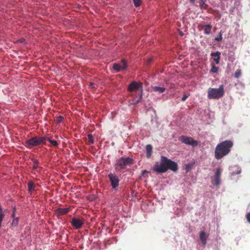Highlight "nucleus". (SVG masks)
<instances>
[{"mask_svg": "<svg viewBox=\"0 0 250 250\" xmlns=\"http://www.w3.org/2000/svg\"><path fill=\"white\" fill-rule=\"evenodd\" d=\"M248 222L250 223V212L248 213L246 215Z\"/></svg>", "mask_w": 250, "mask_h": 250, "instance_id": "32", "label": "nucleus"}, {"mask_svg": "<svg viewBox=\"0 0 250 250\" xmlns=\"http://www.w3.org/2000/svg\"><path fill=\"white\" fill-rule=\"evenodd\" d=\"M47 138L45 137H41L38 138V141L39 145H41L42 144H45V141L46 140Z\"/></svg>", "mask_w": 250, "mask_h": 250, "instance_id": "21", "label": "nucleus"}, {"mask_svg": "<svg viewBox=\"0 0 250 250\" xmlns=\"http://www.w3.org/2000/svg\"><path fill=\"white\" fill-rule=\"evenodd\" d=\"M69 211V208H58L55 210V214L58 216L66 214Z\"/></svg>", "mask_w": 250, "mask_h": 250, "instance_id": "13", "label": "nucleus"}, {"mask_svg": "<svg viewBox=\"0 0 250 250\" xmlns=\"http://www.w3.org/2000/svg\"><path fill=\"white\" fill-rule=\"evenodd\" d=\"M38 162L37 160L34 161V166L33 167V169H35L38 167Z\"/></svg>", "mask_w": 250, "mask_h": 250, "instance_id": "30", "label": "nucleus"}, {"mask_svg": "<svg viewBox=\"0 0 250 250\" xmlns=\"http://www.w3.org/2000/svg\"><path fill=\"white\" fill-rule=\"evenodd\" d=\"M133 0L134 5L136 7L139 6L141 4V0Z\"/></svg>", "mask_w": 250, "mask_h": 250, "instance_id": "28", "label": "nucleus"}, {"mask_svg": "<svg viewBox=\"0 0 250 250\" xmlns=\"http://www.w3.org/2000/svg\"><path fill=\"white\" fill-rule=\"evenodd\" d=\"M181 141L182 143L188 145H190L193 147L196 146L198 145V142L197 141L194 140L191 137L182 136L181 137Z\"/></svg>", "mask_w": 250, "mask_h": 250, "instance_id": "7", "label": "nucleus"}, {"mask_svg": "<svg viewBox=\"0 0 250 250\" xmlns=\"http://www.w3.org/2000/svg\"><path fill=\"white\" fill-rule=\"evenodd\" d=\"M194 163H189L186 165V169L187 171L190 170L194 165Z\"/></svg>", "mask_w": 250, "mask_h": 250, "instance_id": "27", "label": "nucleus"}, {"mask_svg": "<svg viewBox=\"0 0 250 250\" xmlns=\"http://www.w3.org/2000/svg\"><path fill=\"white\" fill-rule=\"evenodd\" d=\"M221 169L220 168H217L215 172V176L216 177H220L221 174Z\"/></svg>", "mask_w": 250, "mask_h": 250, "instance_id": "26", "label": "nucleus"}, {"mask_svg": "<svg viewBox=\"0 0 250 250\" xmlns=\"http://www.w3.org/2000/svg\"><path fill=\"white\" fill-rule=\"evenodd\" d=\"M152 89L154 91L159 93H164L166 91V88L159 86H153Z\"/></svg>", "mask_w": 250, "mask_h": 250, "instance_id": "17", "label": "nucleus"}, {"mask_svg": "<svg viewBox=\"0 0 250 250\" xmlns=\"http://www.w3.org/2000/svg\"><path fill=\"white\" fill-rule=\"evenodd\" d=\"M188 97V95H184L183 97L182 98V101H185L187 99Z\"/></svg>", "mask_w": 250, "mask_h": 250, "instance_id": "33", "label": "nucleus"}, {"mask_svg": "<svg viewBox=\"0 0 250 250\" xmlns=\"http://www.w3.org/2000/svg\"><path fill=\"white\" fill-rule=\"evenodd\" d=\"M203 3H204L206 1V0H200Z\"/></svg>", "mask_w": 250, "mask_h": 250, "instance_id": "37", "label": "nucleus"}, {"mask_svg": "<svg viewBox=\"0 0 250 250\" xmlns=\"http://www.w3.org/2000/svg\"><path fill=\"white\" fill-rule=\"evenodd\" d=\"M19 218L18 217L14 218L12 222V225L14 227L17 226L19 223Z\"/></svg>", "mask_w": 250, "mask_h": 250, "instance_id": "25", "label": "nucleus"}, {"mask_svg": "<svg viewBox=\"0 0 250 250\" xmlns=\"http://www.w3.org/2000/svg\"><path fill=\"white\" fill-rule=\"evenodd\" d=\"M127 67V64L125 60H122L121 63H114L113 65V68L114 70L119 72L122 70H125Z\"/></svg>", "mask_w": 250, "mask_h": 250, "instance_id": "9", "label": "nucleus"}, {"mask_svg": "<svg viewBox=\"0 0 250 250\" xmlns=\"http://www.w3.org/2000/svg\"><path fill=\"white\" fill-rule=\"evenodd\" d=\"M152 169L158 173H164L168 169L175 172L178 169V165L176 162L162 156L160 161L156 162Z\"/></svg>", "mask_w": 250, "mask_h": 250, "instance_id": "1", "label": "nucleus"}, {"mask_svg": "<svg viewBox=\"0 0 250 250\" xmlns=\"http://www.w3.org/2000/svg\"><path fill=\"white\" fill-rule=\"evenodd\" d=\"M63 119H64L63 117H62V116H59L56 117V120H55V122L57 124H59L61 122H62Z\"/></svg>", "mask_w": 250, "mask_h": 250, "instance_id": "24", "label": "nucleus"}, {"mask_svg": "<svg viewBox=\"0 0 250 250\" xmlns=\"http://www.w3.org/2000/svg\"><path fill=\"white\" fill-rule=\"evenodd\" d=\"M210 55L215 63L218 64L220 63L221 53L219 51L212 52Z\"/></svg>", "mask_w": 250, "mask_h": 250, "instance_id": "12", "label": "nucleus"}, {"mask_svg": "<svg viewBox=\"0 0 250 250\" xmlns=\"http://www.w3.org/2000/svg\"><path fill=\"white\" fill-rule=\"evenodd\" d=\"M88 137V144L91 145L94 144V139L93 137L91 134H89L87 135Z\"/></svg>", "mask_w": 250, "mask_h": 250, "instance_id": "22", "label": "nucleus"}, {"mask_svg": "<svg viewBox=\"0 0 250 250\" xmlns=\"http://www.w3.org/2000/svg\"><path fill=\"white\" fill-rule=\"evenodd\" d=\"M199 237L203 244L205 245L207 243V240L208 237L207 234L204 231H201L200 232Z\"/></svg>", "mask_w": 250, "mask_h": 250, "instance_id": "14", "label": "nucleus"}, {"mask_svg": "<svg viewBox=\"0 0 250 250\" xmlns=\"http://www.w3.org/2000/svg\"><path fill=\"white\" fill-rule=\"evenodd\" d=\"M27 188L29 191L30 192H32V191L36 190V185L34 183L33 181H30L28 183Z\"/></svg>", "mask_w": 250, "mask_h": 250, "instance_id": "15", "label": "nucleus"}, {"mask_svg": "<svg viewBox=\"0 0 250 250\" xmlns=\"http://www.w3.org/2000/svg\"><path fill=\"white\" fill-rule=\"evenodd\" d=\"M146 157L147 158H149L152 155V146L151 145H146Z\"/></svg>", "mask_w": 250, "mask_h": 250, "instance_id": "16", "label": "nucleus"}, {"mask_svg": "<svg viewBox=\"0 0 250 250\" xmlns=\"http://www.w3.org/2000/svg\"><path fill=\"white\" fill-rule=\"evenodd\" d=\"M142 83H138L136 82H133L131 83L128 86V90L129 91H133L134 90H135L136 89H138L139 87H141L142 88ZM142 98V90L141 89V94L140 96V98L138 100H137L136 102V103H139L140 102Z\"/></svg>", "mask_w": 250, "mask_h": 250, "instance_id": "6", "label": "nucleus"}, {"mask_svg": "<svg viewBox=\"0 0 250 250\" xmlns=\"http://www.w3.org/2000/svg\"><path fill=\"white\" fill-rule=\"evenodd\" d=\"M4 217V214L1 206H0V228L1 227V223Z\"/></svg>", "mask_w": 250, "mask_h": 250, "instance_id": "19", "label": "nucleus"}, {"mask_svg": "<svg viewBox=\"0 0 250 250\" xmlns=\"http://www.w3.org/2000/svg\"><path fill=\"white\" fill-rule=\"evenodd\" d=\"M242 75V71L240 69H237L234 74V76L235 78H239Z\"/></svg>", "mask_w": 250, "mask_h": 250, "instance_id": "20", "label": "nucleus"}, {"mask_svg": "<svg viewBox=\"0 0 250 250\" xmlns=\"http://www.w3.org/2000/svg\"><path fill=\"white\" fill-rule=\"evenodd\" d=\"M147 171L146 170H144V171H143V174H144V173H147Z\"/></svg>", "mask_w": 250, "mask_h": 250, "instance_id": "38", "label": "nucleus"}, {"mask_svg": "<svg viewBox=\"0 0 250 250\" xmlns=\"http://www.w3.org/2000/svg\"><path fill=\"white\" fill-rule=\"evenodd\" d=\"M190 2L193 3L194 2V0H190Z\"/></svg>", "mask_w": 250, "mask_h": 250, "instance_id": "39", "label": "nucleus"}, {"mask_svg": "<svg viewBox=\"0 0 250 250\" xmlns=\"http://www.w3.org/2000/svg\"><path fill=\"white\" fill-rule=\"evenodd\" d=\"M240 172H241V171H240H240H239L238 172H237L236 173V174H239V173H240Z\"/></svg>", "mask_w": 250, "mask_h": 250, "instance_id": "41", "label": "nucleus"}, {"mask_svg": "<svg viewBox=\"0 0 250 250\" xmlns=\"http://www.w3.org/2000/svg\"><path fill=\"white\" fill-rule=\"evenodd\" d=\"M26 144L28 146H39V145L38 141V137H32L30 139L27 140L26 141Z\"/></svg>", "mask_w": 250, "mask_h": 250, "instance_id": "11", "label": "nucleus"}, {"mask_svg": "<svg viewBox=\"0 0 250 250\" xmlns=\"http://www.w3.org/2000/svg\"><path fill=\"white\" fill-rule=\"evenodd\" d=\"M180 34L181 36H183V35H184V34L182 32H180Z\"/></svg>", "mask_w": 250, "mask_h": 250, "instance_id": "40", "label": "nucleus"}, {"mask_svg": "<svg viewBox=\"0 0 250 250\" xmlns=\"http://www.w3.org/2000/svg\"><path fill=\"white\" fill-rule=\"evenodd\" d=\"M211 69L210 70V72L212 73H216L218 72V67L215 66L214 64L213 63H211Z\"/></svg>", "mask_w": 250, "mask_h": 250, "instance_id": "18", "label": "nucleus"}, {"mask_svg": "<svg viewBox=\"0 0 250 250\" xmlns=\"http://www.w3.org/2000/svg\"><path fill=\"white\" fill-rule=\"evenodd\" d=\"M46 140H48L50 143V141H53V140H52L51 138H47Z\"/></svg>", "mask_w": 250, "mask_h": 250, "instance_id": "34", "label": "nucleus"}, {"mask_svg": "<svg viewBox=\"0 0 250 250\" xmlns=\"http://www.w3.org/2000/svg\"><path fill=\"white\" fill-rule=\"evenodd\" d=\"M15 211H14L12 214V217H13L14 218H15Z\"/></svg>", "mask_w": 250, "mask_h": 250, "instance_id": "35", "label": "nucleus"}, {"mask_svg": "<svg viewBox=\"0 0 250 250\" xmlns=\"http://www.w3.org/2000/svg\"><path fill=\"white\" fill-rule=\"evenodd\" d=\"M50 143L54 146H57L58 145V142L56 141H55V140H53L52 141H50Z\"/></svg>", "mask_w": 250, "mask_h": 250, "instance_id": "31", "label": "nucleus"}, {"mask_svg": "<svg viewBox=\"0 0 250 250\" xmlns=\"http://www.w3.org/2000/svg\"><path fill=\"white\" fill-rule=\"evenodd\" d=\"M215 40L218 42H220L222 40V35L221 31L220 32L219 36L215 38Z\"/></svg>", "mask_w": 250, "mask_h": 250, "instance_id": "29", "label": "nucleus"}, {"mask_svg": "<svg viewBox=\"0 0 250 250\" xmlns=\"http://www.w3.org/2000/svg\"><path fill=\"white\" fill-rule=\"evenodd\" d=\"M108 177L109 179L112 188L115 190H117L119 184V179L118 177L114 173H110L108 175Z\"/></svg>", "mask_w": 250, "mask_h": 250, "instance_id": "5", "label": "nucleus"}, {"mask_svg": "<svg viewBox=\"0 0 250 250\" xmlns=\"http://www.w3.org/2000/svg\"><path fill=\"white\" fill-rule=\"evenodd\" d=\"M233 145V142L230 140L224 141L218 144L215 149V158L219 160L228 155Z\"/></svg>", "mask_w": 250, "mask_h": 250, "instance_id": "2", "label": "nucleus"}, {"mask_svg": "<svg viewBox=\"0 0 250 250\" xmlns=\"http://www.w3.org/2000/svg\"><path fill=\"white\" fill-rule=\"evenodd\" d=\"M133 164V159L127 157H122L116 160L115 164V168L116 170L120 171L125 169L126 166L132 165Z\"/></svg>", "mask_w": 250, "mask_h": 250, "instance_id": "3", "label": "nucleus"}, {"mask_svg": "<svg viewBox=\"0 0 250 250\" xmlns=\"http://www.w3.org/2000/svg\"><path fill=\"white\" fill-rule=\"evenodd\" d=\"M71 223L76 229H79L82 227L83 224V222L80 218H73Z\"/></svg>", "mask_w": 250, "mask_h": 250, "instance_id": "8", "label": "nucleus"}, {"mask_svg": "<svg viewBox=\"0 0 250 250\" xmlns=\"http://www.w3.org/2000/svg\"><path fill=\"white\" fill-rule=\"evenodd\" d=\"M224 87L223 84L218 88H209L208 91V97L209 99H219L224 95Z\"/></svg>", "mask_w": 250, "mask_h": 250, "instance_id": "4", "label": "nucleus"}, {"mask_svg": "<svg viewBox=\"0 0 250 250\" xmlns=\"http://www.w3.org/2000/svg\"><path fill=\"white\" fill-rule=\"evenodd\" d=\"M90 86L91 87V88H93V83H91L90 84Z\"/></svg>", "mask_w": 250, "mask_h": 250, "instance_id": "36", "label": "nucleus"}, {"mask_svg": "<svg viewBox=\"0 0 250 250\" xmlns=\"http://www.w3.org/2000/svg\"><path fill=\"white\" fill-rule=\"evenodd\" d=\"M212 184L214 186H218L220 184V177L214 176V183H213Z\"/></svg>", "mask_w": 250, "mask_h": 250, "instance_id": "23", "label": "nucleus"}, {"mask_svg": "<svg viewBox=\"0 0 250 250\" xmlns=\"http://www.w3.org/2000/svg\"><path fill=\"white\" fill-rule=\"evenodd\" d=\"M199 26L204 29V33L206 35H209L211 32L212 25L210 24H200Z\"/></svg>", "mask_w": 250, "mask_h": 250, "instance_id": "10", "label": "nucleus"}]
</instances>
